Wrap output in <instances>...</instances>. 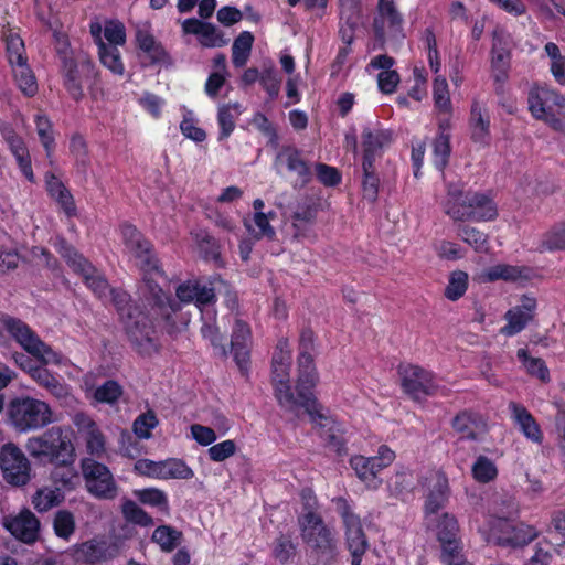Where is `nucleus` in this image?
<instances>
[{
    "instance_id": "1",
    "label": "nucleus",
    "mask_w": 565,
    "mask_h": 565,
    "mask_svg": "<svg viewBox=\"0 0 565 565\" xmlns=\"http://www.w3.org/2000/svg\"><path fill=\"white\" fill-rule=\"evenodd\" d=\"M216 281L225 284L220 275L210 277L209 285H203L198 278L188 279L177 286V299H174L170 294L164 292L154 280H148L145 300L153 311L156 319L162 322L167 333L174 334L189 322V319L181 315L183 303H194L200 311L216 303L217 297L214 289Z\"/></svg>"
},
{
    "instance_id": "2",
    "label": "nucleus",
    "mask_w": 565,
    "mask_h": 565,
    "mask_svg": "<svg viewBox=\"0 0 565 565\" xmlns=\"http://www.w3.org/2000/svg\"><path fill=\"white\" fill-rule=\"evenodd\" d=\"M25 449L32 459L43 466H71L76 460L73 430L66 426H52L30 437Z\"/></svg>"
},
{
    "instance_id": "3",
    "label": "nucleus",
    "mask_w": 565,
    "mask_h": 565,
    "mask_svg": "<svg viewBox=\"0 0 565 565\" xmlns=\"http://www.w3.org/2000/svg\"><path fill=\"white\" fill-rule=\"evenodd\" d=\"M445 213L454 221L487 222L498 216L492 191H463L456 185L447 190Z\"/></svg>"
},
{
    "instance_id": "4",
    "label": "nucleus",
    "mask_w": 565,
    "mask_h": 565,
    "mask_svg": "<svg viewBox=\"0 0 565 565\" xmlns=\"http://www.w3.org/2000/svg\"><path fill=\"white\" fill-rule=\"evenodd\" d=\"M505 510L490 513L487 529H479L488 543L502 547H522L530 542V535L523 525H519L515 516L519 514L516 504L512 501H502Z\"/></svg>"
},
{
    "instance_id": "5",
    "label": "nucleus",
    "mask_w": 565,
    "mask_h": 565,
    "mask_svg": "<svg viewBox=\"0 0 565 565\" xmlns=\"http://www.w3.org/2000/svg\"><path fill=\"white\" fill-rule=\"evenodd\" d=\"M290 369L291 364L271 363L270 381L278 405L285 412L298 417L301 408L316 397L315 387H309V383H307L303 385L306 388L302 390L298 374L294 390L290 383Z\"/></svg>"
},
{
    "instance_id": "6",
    "label": "nucleus",
    "mask_w": 565,
    "mask_h": 565,
    "mask_svg": "<svg viewBox=\"0 0 565 565\" xmlns=\"http://www.w3.org/2000/svg\"><path fill=\"white\" fill-rule=\"evenodd\" d=\"M63 87L70 97L76 103L85 97L87 88L92 97H95V87L100 81L99 71L92 57L84 51H78L77 57L60 65Z\"/></svg>"
},
{
    "instance_id": "7",
    "label": "nucleus",
    "mask_w": 565,
    "mask_h": 565,
    "mask_svg": "<svg viewBox=\"0 0 565 565\" xmlns=\"http://www.w3.org/2000/svg\"><path fill=\"white\" fill-rule=\"evenodd\" d=\"M397 374L403 393L415 403H424L427 397L446 395V387L438 384L436 374L420 365L401 363Z\"/></svg>"
},
{
    "instance_id": "8",
    "label": "nucleus",
    "mask_w": 565,
    "mask_h": 565,
    "mask_svg": "<svg viewBox=\"0 0 565 565\" xmlns=\"http://www.w3.org/2000/svg\"><path fill=\"white\" fill-rule=\"evenodd\" d=\"M8 417L20 433L43 428L53 422L50 405L33 397H15L8 405Z\"/></svg>"
},
{
    "instance_id": "9",
    "label": "nucleus",
    "mask_w": 565,
    "mask_h": 565,
    "mask_svg": "<svg viewBox=\"0 0 565 565\" xmlns=\"http://www.w3.org/2000/svg\"><path fill=\"white\" fill-rule=\"evenodd\" d=\"M120 232L124 245L137 259L143 273L145 285L147 286L148 280H153L152 276L166 277L153 244L132 224H122Z\"/></svg>"
},
{
    "instance_id": "10",
    "label": "nucleus",
    "mask_w": 565,
    "mask_h": 565,
    "mask_svg": "<svg viewBox=\"0 0 565 565\" xmlns=\"http://www.w3.org/2000/svg\"><path fill=\"white\" fill-rule=\"evenodd\" d=\"M121 323L131 347L139 355L151 356L159 352L153 322L143 308L130 309Z\"/></svg>"
},
{
    "instance_id": "11",
    "label": "nucleus",
    "mask_w": 565,
    "mask_h": 565,
    "mask_svg": "<svg viewBox=\"0 0 565 565\" xmlns=\"http://www.w3.org/2000/svg\"><path fill=\"white\" fill-rule=\"evenodd\" d=\"M532 116L565 135V96L547 85L532 86Z\"/></svg>"
},
{
    "instance_id": "12",
    "label": "nucleus",
    "mask_w": 565,
    "mask_h": 565,
    "mask_svg": "<svg viewBox=\"0 0 565 565\" xmlns=\"http://www.w3.org/2000/svg\"><path fill=\"white\" fill-rule=\"evenodd\" d=\"M301 409L310 417V422L319 429L320 437L324 440L326 447L334 451L339 457L348 454L345 429L334 417L324 412L323 406L317 397L305 405Z\"/></svg>"
},
{
    "instance_id": "13",
    "label": "nucleus",
    "mask_w": 565,
    "mask_h": 565,
    "mask_svg": "<svg viewBox=\"0 0 565 565\" xmlns=\"http://www.w3.org/2000/svg\"><path fill=\"white\" fill-rule=\"evenodd\" d=\"M440 546V562L468 561L463 554L460 526L455 515L445 512L428 521Z\"/></svg>"
},
{
    "instance_id": "14",
    "label": "nucleus",
    "mask_w": 565,
    "mask_h": 565,
    "mask_svg": "<svg viewBox=\"0 0 565 565\" xmlns=\"http://www.w3.org/2000/svg\"><path fill=\"white\" fill-rule=\"evenodd\" d=\"M57 252L73 271L83 277L87 288L98 298L106 296L109 288L108 281L87 258L79 254L65 239L58 242Z\"/></svg>"
},
{
    "instance_id": "15",
    "label": "nucleus",
    "mask_w": 565,
    "mask_h": 565,
    "mask_svg": "<svg viewBox=\"0 0 565 565\" xmlns=\"http://www.w3.org/2000/svg\"><path fill=\"white\" fill-rule=\"evenodd\" d=\"M303 542L321 557L331 559L335 554V540L322 518L310 511L300 520Z\"/></svg>"
},
{
    "instance_id": "16",
    "label": "nucleus",
    "mask_w": 565,
    "mask_h": 565,
    "mask_svg": "<svg viewBox=\"0 0 565 565\" xmlns=\"http://www.w3.org/2000/svg\"><path fill=\"white\" fill-rule=\"evenodd\" d=\"M81 468L87 491L99 500H114L118 486L109 468L93 458H83Z\"/></svg>"
},
{
    "instance_id": "17",
    "label": "nucleus",
    "mask_w": 565,
    "mask_h": 565,
    "mask_svg": "<svg viewBox=\"0 0 565 565\" xmlns=\"http://www.w3.org/2000/svg\"><path fill=\"white\" fill-rule=\"evenodd\" d=\"M0 469L3 480L10 486L23 487L31 480V462L22 449L13 443L1 446Z\"/></svg>"
},
{
    "instance_id": "18",
    "label": "nucleus",
    "mask_w": 565,
    "mask_h": 565,
    "mask_svg": "<svg viewBox=\"0 0 565 565\" xmlns=\"http://www.w3.org/2000/svg\"><path fill=\"white\" fill-rule=\"evenodd\" d=\"M273 167L278 174L296 175L294 188H305L312 180L309 162L302 157V151L294 145H285L277 151Z\"/></svg>"
},
{
    "instance_id": "19",
    "label": "nucleus",
    "mask_w": 565,
    "mask_h": 565,
    "mask_svg": "<svg viewBox=\"0 0 565 565\" xmlns=\"http://www.w3.org/2000/svg\"><path fill=\"white\" fill-rule=\"evenodd\" d=\"M404 17L394 0H377L376 13L373 18L372 29L374 38L382 45L386 41V33L398 35L403 33Z\"/></svg>"
},
{
    "instance_id": "20",
    "label": "nucleus",
    "mask_w": 565,
    "mask_h": 565,
    "mask_svg": "<svg viewBox=\"0 0 565 565\" xmlns=\"http://www.w3.org/2000/svg\"><path fill=\"white\" fill-rule=\"evenodd\" d=\"M252 338L250 326L242 319H235L228 354L233 355V360L244 377H248L250 370Z\"/></svg>"
},
{
    "instance_id": "21",
    "label": "nucleus",
    "mask_w": 565,
    "mask_h": 565,
    "mask_svg": "<svg viewBox=\"0 0 565 565\" xmlns=\"http://www.w3.org/2000/svg\"><path fill=\"white\" fill-rule=\"evenodd\" d=\"M0 323L8 334L29 354H40L42 350L51 352V347L43 342L23 320L2 315Z\"/></svg>"
},
{
    "instance_id": "22",
    "label": "nucleus",
    "mask_w": 565,
    "mask_h": 565,
    "mask_svg": "<svg viewBox=\"0 0 565 565\" xmlns=\"http://www.w3.org/2000/svg\"><path fill=\"white\" fill-rule=\"evenodd\" d=\"M316 334L310 327H303L300 331L298 343V371L300 387L303 390L305 384L309 383V387H316L318 382V373L315 364L312 352L315 351Z\"/></svg>"
},
{
    "instance_id": "23",
    "label": "nucleus",
    "mask_w": 565,
    "mask_h": 565,
    "mask_svg": "<svg viewBox=\"0 0 565 565\" xmlns=\"http://www.w3.org/2000/svg\"><path fill=\"white\" fill-rule=\"evenodd\" d=\"M393 142V132L377 124L365 126L361 132L362 162L375 163L383 156L384 149Z\"/></svg>"
},
{
    "instance_id": "24",
    "label": "nucleus",
    "mask_w": 565,
    "mask_h": 565,
    "mask_svg": "<svg viewBox=\"0 0 565 565\" xmlns=\"http://www.w3.org/2000/svg\"><path fill=\"white\" fill-rule=\"evenodd\" d=\"M4 527L19 541L34 543L40 533V521L28 508H23L18 514L4 518Z\"/></svg>"
},
{
    "instance_id": "25",
    "label": "nucleus",
    "mask_w": 565,
    "mask_h": 565,
    "mask_svg": "<svg viewBox=\"0 0 565 565\" xmlns=\"http://www.w3.org/2000/svg\"><path fill=\"white\" fill-rule=\"evenodd\" d=\"M511 63V51L509 42L493 33V44L491 49V72L494 81L495 93L502 94L503 86L509 77Z\"/></svg>"
},
{
    "instance_id": "26",
    "label": "nucleus",
    "mask_w": 565,
    "mask_h": 565,
    "mask_svg": "<svg viewBox=\"0 0 565 565\" xmlns=\"http://www.w3.org/2000/svg\"><path fill=\"white\" fill-rule=\"evenodd\" d=\"M77 553L85 564L96 565L117 557L119 554V547L115 543L93 539L79 544Z\"/></svg>"
},
{
    "instance_id": "27",
    "label": "nucleus",
    "mask_w": 565,
    "mask_h": 565,
    "mask_svg": "<svg viewBox=\"0 0 565 565\" xmlns=\"http://www.w3.org/2000/svg\"><path fill=\"white\" fill-rule=\"evenodd\" d=\"M470 139L473 143L487 146L491 141L490 116L479 102L473 100L469 117Z\"/></svg>"
},
{
    "instance_id": "28",
    "label": "nucleus",
    "mask_w": 565,
    "mask_h": 565,
    "mask_svg": "<svg viewBox=\"0 0 565 565\" xmlns=\"http://www.w3.org/2000/svg\"><path fill=\"white\" fill-rule=\"evenodd\" d=\"M481 278L484 282L503 280L523 285L524 281L530 279V268L526 266L497 264L486 268L481 274Z\"/></svg>"
},
{
    "instance_id": "29",
    "label": "nucleus",
    "mask_w": 565,
    "mask_h": 565,
    "mask_svg": "<svg viewBox=\"0 0 565 565\" xmlns=\"http://www.w3.org/2000/svg\"><path fill=\"white\" fill-rule=\"evenodd\" d=\"M451 427L461 439L477 440L484 427V422L479 413L463 409L452 418Z\"/></svg>"
},
{
    "instance_id": "30",
    "label": "nucleus",
    "mask_w": 565,
    "mask_h": 565,
    "mask_svg": "<svg viewBox=\"0 0 565 565\" xmlns=\"http://www.w3.org/2000/svg\"><path fill=\"white\" fill-rule=\"evenodd\" d=\"M318 214V205L311 201L299 203L291 214L294 237L300 239L307 236L310 226L315 223Z\"/></svg>"
},
{
    "instance_id": "31",
    "label": "nucleus",
    "mask_w": 565,
    "mask_h": 565,
    "mask_svg": "<svg viewBox=\"0 0 565 565\" xmlns=\"http://www.w3.org/2000/svg\"><path fill=\"white\" fill-rule=\"evenodd\" d=\"M449 486L445 476L438 477L435 484L429 490L424 505L425 519L431 521L433 516L443 509L448 500Z\"/></svg>"
},
{
    "instance_id": "32",
    "label": "nucleus",
    "mask_w": 565,
    "mask_h": 565,
    "mask_svg": "<svg viewBox=\"0 0 565 565\" xmlns=\"http://www.w3.org/2000/svg\"><path fill=\"white\" fill-rule=\"evenodd\" d=\"M32 380L57 399H63L70 394V386L63 379L56 373L51 372L44 365H42L39 371H35Z\"/></svg>"
},
{
    "instance_id": "33",
    "label": "nucleus",
    "mask_w": 565,
    "mask_h": 565,
    "mask_svg": "<svg viewBox=\"0 0 565 565\" xmlns=\"http://www.w3.org/2000/svg\"><path fill=\"white\" fill-rule=\"evenodd\" d=\"M64 500L65 495L63 489L47 484L39 488L34 492L31 502L38 512L43 513L58 507Z\"/></svg>"
},
{
    "instance_id": "34",
    "label": "nucleus",
    "mask_w": 565,
    "mask_h": 565,
    "mask_svg": "<svg viewBox=\"0 0 565 565\" xmlns=\"http://www.w3.org/2000/svg\"><path fill=\"white\" fill-rule=\"evenodd\" d=\"M361 192L363 200L375 203L379 199L381 180L375 163L361 162Z\"/></svg>"
},
{
    "instance_id": "35",
    "label": "nucleus",
    "mask_w": 565,
    "mask_h": 565,
    "mask_svg": "<svg viewBox=\"0 0 565 565\" xmlns=\"http://www.w3.org/2000/svg\"><path fill=\"white\" fill-rule=\"evenodd\" d=\"M50 482L52 487L63 489V493L74 491L79 482V475L74 465L71 466H53L50 473Z\"/></svg>"
},
{
    "instance_id": "36",
    "label": "nucleus",
    "mask_w": 565,
    "mask_h": 565,
    "mask_svg": "<svg viewBox=\"0 0 565 565\" xmlns=\"http://www.w3.org/2000/svg\"><path fill=\"white\" fill-rule=\"evenodd\" d=\"M68 149L76 169L86 173L90 167V154L85 137L79 132H74L70 138Z\"/></svg>"
},
{
    "instance_id": "37",
    "label": "nucleus",
    "mask_w": 565,
    "mask_h": 565,
    "mask_svg": "<svg viewBox=\"0 0 565 565\" xmlns=\"http://www.w3.org/2000/svg\"><path fill=\"white\" fill-rule=\"evenodd\" d=\"M97 45L99 61L103 66L109 70L114 75L122 76L125 65L119 49L115 45H107L102 39L97 41Z\"/></svg>"
},
{
    "instance_id": "38",
    "label": "nucleus",
    "mask_w": 565,
    "mask_h": 565,
    "mask_svg": "<svg viewBox=\"0 0 565 565\" xmlns=\"http://www.w3.org/2000/svg\"><path fill=\"white\" fill-rule=\"evenodd\" d=\"M345 539L351 556L363 557L367 548V540L362 527L361 519L344 524Z\"/></svg>"
},
{
    "instance_id": "39",
    "label": "nucleus",
    "mask_w": 565,
    "mask_h": 565,
    "mask_svg": "<svg viewBox=\"0 0 565 565\" xmlns=\"http://www.w3.org/2000/svg\"><path fill=\"white\" fill-rule=\"evenodd\" d=\"M350 466L356 477L370 489H377L382 484V479L376 477L370 459L362 455H354L350 458Z\"/></svg>"
},
{
    "instance_id": "40",
    "label": "nucleus",
    "mask_w": 565,
    "mask_h": 565,
    "mask_svg": "<svg viewBox=\"0 0 565 565\" xmlns=\"http://www.w3.org/2000/svg\"><path fill=\"white\" fill-rule=\"evenodd\" d=\"M255 38L252 32L243 31L235 38L232 45V63L236 68H241L246 65Z\"/></svg>"
},
{
    "instance_id": "41",
    "label": "nucleus",
    "mask_w": 565,
    "mask_h": 565,
    "mask_svg": "<svg viewBox=\"0 0 565 565\" xmlns=\"http://www.w3.org/2000/svg\"><path fill=\"white\" fill-rule=\"evenodd\" d=\"M14 81L19 89L28 97H33L39 90L38 82L28 62L12 67Z\"/></svg>"
},
{
    "instance_id": "42",
    "label": "nucleus",
    "mask_w": 565,
    "mask_h": 565,
    "mask_svg": "<svg viewBox=\"0 0 565 565\" xmlns=\"http://www.w3.org/2000/svg\"><path fill=\"white\" fill-rule=\"evenodd\" d=\"M239 104L238 103H228L218 107L217 111V125L220 127V132L217 140L223 141L226 140L232 132L234 131L235 125V115L232 113V109L236 110V115H239Z\"/></svg>"
},
{
    "instance_id": "43",
    "label": "nucleus",
    "mask_w": 565,
    "mask_h": 565,
    "mask_svg": "<svg viewBox=\"0 0 565 565\" xmlns=\"http://www.w3.org/2000/svg\"><path fill=\"white\" fill-rule=\"evenodd\" d=\"M134 495L141 504L157 508L159 511L169 512V500L164 491L158 488H145L134 491Z\"/></svg>"
},
{
    "instance_id": "44",
    "label": "nucleus",
    "mask_w": 565,
    "mask_h": 565,
    "mask_svg": "<svg viewBox=\"0 0 565 565\" xmlns=\"http://www.w3.org/2000/svg\"><path fill=\"white\" fill-rule=\"evenodd\" d=\"M544 52L550 58V72L554 77L555 82L564 86L565 85V56L562 55L559 47L553 43L547 42L544 46Z\"/></svg>"
},
{
    "instance_id": "45",
    "label": "nucleus",
    "mask_w": 565,
    "mask_h": 565,
    "mask_svg": "<svg viewBox=\"0 0 565 565\" xmlns=\"http://www.w3.org/2000/svg\"><path fill=\"white\" fill-rule=\"evenodd\" d=\"M151 539L163 552H172L181 543L182 532L170 525H159Z\"/></svg>"
},
{
    "instance_id": "46",
    "label": "nucleus",
    "mask_w": 565,
    "mask_h": 565,
    "mask_svg": "<svg viewBox=\"0 0 565 565\" xmlns=\"http://www.w3.org/2000/svg\"><path fill=\"white\" fill-rule=\"evenodd\" d=\"M124 394V387L116 380H107L97 386L93 397L97 403L115 405Z\"/></svg>"
},
{
    "instance_id": "47",
    "label": "nucleus",
    "mask_w": 565,
    "mask_h": 565,
    "mask_svg": "<svg viewBox=\"0 0 565 565\" xmlns=\"http://www.w3.org/2000/svg\"><path fill=\"white\" fill-rule=\"evenodd\" d=\"M4 42L8 62L11 67L28 62L24 42L19 34L9 32L4 35Z\"/></svg>"
},
{
    "instance_id": "48",
    "label": "nucleus",
    "mask_w": 565,
    "mask_h": 565,
    "mask_svg": "<svg viewBox=\"0 0 565 565\" xmlns=\"http://www.w3.org/2000/svg\"><path fill=\"white\" fill-rule=\"evenodd\" d=\"M451 154L450 136L437 135L433 141V164L444 172Z\"/></svg>"
},
{
    "instance_id": "49",
    "label": "nucleus",
    "mask_w": 565,
    "mask_h": 565,
    "mask_svg": "<svg viewBox=\"0 0 565 565\" xmlns=\"http://www.w3.org/2000/svg\"><path fill=\"white\" fill-rule=\"evenodd\" d=\"M270 217H275V212H269L268 214L264 212H255L253 221L258 228L256 232L253 231L252 225L247 220H244V225L248 232L253 233L256 239L266 237L269 241H273L276 237V231L269 223Z\"/></svg>"
},
{
    "instance_id": "50",
    "label": "nucleus",
    "mask_w": 565,
    "mask_h": 565,
    "mask_svg": "<svg viewBox=\"0 0 565 565\" xmlns=\"http://www.w3.org/2000/svg\"><path fill=\"white\" fill-rule=\"evenodd\" d=\"M121 512L128 522L139 526L147 527L154 524L153 518L132 500L127 499L122 502Z\"/></svg>"
},
{
    "instance_id": "51",
    "label": "nucleus",
    "mask_w": 565,
    "mask_h": 565,
    "mask_svg": "<svg viewBox=\"0 0 565 565\" xmlns=\"http://www.w3.org/2000/svg\"><path fill=\"white\" fill-rule=\"evenodd\" d=\"M9 151L15 159L17 166L25 180L30 183H35L36 180L32 168V159L26 142L24 141L9 149Z\"/></svg>"
},
{
    "instance_id": "52",
    "label": "nucleus",
    "mask_w": 565,
    "mask_h": 565,
    "mask_svg": "<svg viewBox=\"0 0 565 565\" xmlns=\"http://www.w3.org/2000/svg\"><path fill=\"white\" fill-rule=\"evenodd\" d=\"M216 313L213 315L211 322H204L201 327V334L205 340H209L211 345L218 351V355L223 359L228 356L227 347L224 344V337L216 326Z\"/></svg>"
},
{
    "instance_id": "53",
    "label": "nucleus",
    "mask_w": 565,
    "mask_h": 565,
    "mask_svg": "<svg viewBox=\"0 0 565 565\" xmlns=\"http://www.w3.org/2000/svg\"><path fill=\"white\" fill-rule=\"evenodd\" d=\"M469 284L468 274L463 270H455L449 275L448 285L445 288V297L448 300L457 301L467 291Z\"/></svg>"
},
{
    "instance_id": "54",
    "label": "nucleus",
    "mask_w": 565,
    "mask_h": 565,
    "mask_svg": "<svg viewBox=\"0 0 565 565\" xmlns=\"http://www.w3.org/2000/svg\"><path fill=\"white\" fill-rule=\"evenodd\" d=\"M433 98L435 106L439 111L448 115L451 114L452 105L448 83L444 76L435 77L433 83Z\"/></svg>"
},
{
    "instance_id": "55",
    "label": "nucleus",
    "mask_w": 565,
    "mask_h": 565,
    "mask_svg": "<svg viewBox=\"0 0 565 565\" xmlns=\"http://www.w3.org/2000/svg\"><path fill=\"white\" fill-rule=\"evenodd\" d=\"M76 529L74 514L68 510H58L53 519V530L57 537L68 541Z\"/></svg>"
},
{
    "instance_id": "56",
    "label": "nucleus",
    "mask_w": 565,
    "mask_h": 565,
    "mask_svg": "<svg viewBox=\"0 0 565 565\" xmlns=\"http://www.w3.org/2000/svg\"><path fill=\"white\" fill-rule=\"evenodd\" d=\"M161 479H191L193 470L182 459L171 458L161 461Z\"/></svg>"
},
{
    "instance_id": "57",
    "label": "nucleus",
    "mask_w": 565,
    "mask_h": 565,
    "mask_svg": "<svg viewBox=\"0 0 565 565\" xmlns=\"http://www.w3.org/2000/svg\"><path fill=\"white\" fill-rule=\"evenodd\" d=\"M252 125L267 138V146L273 149L279 147V136L275 124L263 113H256L252 119Z\"/></svg>"
},
{
    "instance_id": "58",
    "label": "nucleus",
    "mask_w": 565,
    "mask_h": 565,
    "mask_svg": "<svg viewBox=\"0 0 565 565\" xmlns=\"http://www.w3.org/2000/svg\"><path fill=\"white\" fill-rule=\"evenodd\" d=\"M472 477L481 483H488L498 476V469L494 462L487 456L477 457L471 468Z\"/></svg>"
},
{
    "instance_id": "59",
    "label": "nucleus",
    "mask_w": 565,
    "mask_h": 565,
    "mask_svg": "<svg viewBox=\"0 0 565 565\" xmlns=\"http://www.w3.org/2000/svg\"><path fill=\"white\" fill-rule=\"evenodd\" d=\"M461 239L470 245L476 252L483 253L488 250V236L476 227L462 226L459 228Z\"/></svg>"
},
{
    "instance_id": "60",
    "label": "nucleus",
    "mask_w": 565,
    "mask_h": 565,
    "mask_svg": "<svg viewBox=\"0 0 565 565\" xmlns=\"http://www.w3.org/2000/svg\"><path fill=\"white\" fill-rule=\"evenodd\" d=\"M297 552V545L290 536L281 534L274 542L273 555L280 564H287L291 561Z\"/></svg>"
},
{
    "instance_id": "61",
    "label": "nucleus",
    "mask_w": 565,
    "mask_h": 565,
    "mask_svg": "<svg viewBox=\"0 0 565 565\" xmlns=\"http://www.w3.org/2000/svg\"><path fill=\"white\" fill-rule=\"evenodd\" d=\"M198 40L204 47H222L228 43L224 33L210 22H206Z\"/></svg>"
},
{
    "instance_id": "62",
    "label": "nucleus",
    "mask_w": 565,
    "mask_h": 565,
    "mask_svg": "<svg viewBox=\"0 0 565 565\" xmlns=\"http://www.w3.org/2000/svg\"><path fill=\"white\" fill-rule=\"evenodd\" d=\"M109 292L111 296V302L116 308V311L120 317V320H124V318H126V315L129 313L130 309L142 308L139 303L132 302L131 296L120 288H111Z\"/></svg>"
},
{
    "instance_id": "63",
    "label": "nucleus",
    "mask_w": 565,
    "mask_h": 565,
    "mask_svg": "<svg viewBox=\"0 0 565 565\" xmlns=\"http://www.w3.org/2000/svg\"><path fill=\"white\" fill-rule=\"evenodd\" d=\"M504 318L508 323L501 329V332L505 335H514L526 326V315L519 308L509 309Z\"/></svg>"
},
{
    "instance_id": "64",
    "label": "nucleus",
    "mask_w": 565,
    "mask_h": 565,
    "mask_svg": "<svg viewBox=\"0 0 565 565\" xmlns=\"http://www.w3.org/2000/svg\"><path fill=\"white\" fill-rule=\"evenodd\" d=\"M542 248L546 250H565V221L555 225L543 238Z\"/></svg>"
}]
</instances>
